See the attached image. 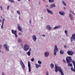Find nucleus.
Instances as JSON below:
<instances>
[{"instance_id": "obj_11", "label": "nucleus", "mask_w": 75, "mask_h": 75, "mask_svg": "<svg viewBox=\"0 0 75 75\" xmlns=\"http://www.w3.org/2000/svg\"><path fill=\"white\" fill-rule=\"evenodd\" d=\"M32 38L33 39V40L34 41H36V40H37V37H36V36L35 35H33L32 36Z\"/></svg>"}, {"instance_id": "obj_58", "label": "nucleus", "mask_w": 75, "mask_h": 75, "mask_svg": "<svg viewBox=\"0 0 75 75\" xmlns=\"http://www.w3.org/2000/svg\"><path fill=\"white\" fill-rule=\"evenodd\" d=\"M46 28H47V26H46Z\"/></svg>"}, {"instance_id": "obj_16", "label": "nucleus", "mask_w": 75, "mask_h": 75, "mask_svg": "<svg viewBox=\"0 0 75 75\" xmlns=\"http://www.w3.org/2000/svg\"><path fill=\"white\" fill-rule=\"evenodd\" d=\"M47 28L48 29V30H51V29H52V28L50 27V26L49 25H48L47 26Z\"/></svg>"}, {"instance_id": "obj_62", "label": "nucleus", "mask_w": 75, "mask_h": 75, "mask_svg": "<svg viewBox=\"0 0 75 75\" xmlns=\"http://www.w3.org/2000/svg\"><path fill=\"white\" fill-rule=\"evenodd\" d=\"M46 10H47V8L46 9Z\"/></svg>"}, {"instance_id": "obj_15", "label": "nucleus", "mask_w": 75, "mask_h": 75, "mask_svg": "<svg viewBox=\"0 0 75 75\" xmlns=\"http://www.w3.org/2000/svg\"><path fill=\"white\" fill-rule=\"evenodd\" d=\"M60 27H61V25H57L54 27V28H53V29L54 30H55V29H57V28H60Z\"/></svg>"}, {"instance_id": "obj_46", "label": "nucleus", "mask_w": 75, "mask_h": 75, "mask_svg": "<svg viewBox=\"0 0 75 75\" xmlns=\"http://www.w3.org/2000/svg\"><path fill=\"white\" fill-rule=\"evenodd\" d=\"M71 13H73V14H74L75 15V13L73 12H71Z\"/></svg>"}, {"instance_id": "obj_61", "label": "nucleus", "mask_w": 75, "mask_h": 75, "mask_svg": "<svg viewBox=\"0 0 75 75\" xmlns=\"http://www.w3.org/2000/svg\"><path fill=\"white\" fill-rule=\"evenodd\" d=\"M46 7H47V5H46Z\"/></svg>"}, {"instance_id": "obj_21", "label": "nucleus", "mask_w": 75, "mask_h": 75, "mask_svg": "<svg viewBox=\"0 0 75 75\" xmlns=\"http://www.w3.org/2000/svg\"><path fill=\"white\" fill-rule=\"evenodd\" d=\"M54 7H55V4H52L50 6V8H52Z\"/></svg>"}, {"instance_id": "obj_59", "label": "nucleus", "mask_w": 75, "mask_h": 75, "mask_svg": "<svg viewBox=\"0 0 75 75\" xmlns=\"http://www.w3.org/2000/svg\"><path fill=\"white\" fill-rule=\"evenodd\" d=\"M29 1H30V0H28Z\"/></svg>"}, {"instance_id": "obj_53", "label": "nucleus", "mask_w": 75, "mask_h": 75, "mask_svg": "<svg viewBox=\"0 0 75 75\" xmlns=\"http://www.w3.org/2000/svg\"><path fill=\"white\" fill-rule=\"evenodd\" d=\"M70 12H72V11H71V10H70Z\"/></svg>"}, {"instance_id": "obj_6", "label": "nucleus", "mask_w": 75, "mask_h": 75, "mask_svg": "<svg viewBox=\"0 0 75 75\" xmlns=\"http://www.w3.org/2000/svg\"><path fill=\"white\" fill-rule=\"evenodd\" d=\"M20 63L21 64V65L22 66V67L23 69V70H24V68H25V65H24V63H23L22 60H20Z\"/></svg>"}, {"instance_id": "obj_60", "label": "nucleus", "mask_w": 75, "mask_h": 75, "mask_svg": "<svg viewBox=\"0 0 75 75\" xmlns=\"http://www.w3.org/2000/svg\"><path fill=\"white\" fill-rule=\"evenodd\" d=\"M1 24H0V26H1Z\"/></svg>"}, {"instance_id": "obj_41", "label": "nucleus", "mask_w": 75, "mask_h": 75, "mask_svg": "<svg viewBox=\"0 0 75 75\" xmlns=\"http://www.w3.org/2000/svg\"><path fill=\"white\" fill-rule=\"evenodd\" d=\"M30 23H31V19L30 20Z\"/></svg>"}, {"instance_id": "obj_49", "label": "nucleus", "mask_w": 75, "mask_h": 75, "mask_svg": "<svg viewBox=\"0 0 75 75\" xmlns=\"http://www.w3.org/2000/svg\"><path fill=\"white\" fill-rule=\"evenodd\" d=\"M21 31V32H22V33H23V31L22 30H21V31Z\"/></svg>"}, {"instance_id": "obj_52", "label": "nucleus", "mask_w": 75, "mask_h": 75, "mask_svg": "<svg viewBox=\"0 0 75 75\" xmlns=\"http://www.w3.org/2000/svg\"><path fill=\"white\" fill-rule=\"evenodd\" d=\"M41 18H43V17H41Z\"/></svg>"}, {"instance_id": "obj_22", "label": "nucleus", "mask_w": 75, "mask_h": 75, "mask_svg": "<svg viewBox=\"0 0 75 75\" xmlns=\"http://www.w3.org/2000/svg\"><path fill=\"white\" fill-rule=\"evenodd\" d=\"M18 42L20 43L22 42V40L20 38H18Z\"/></svg>"}, {"instance_id": "obj_34", "label": "nucleus", "mask_w": 75, "mask_h": 75, "mask_svg": "<svg viewBox=\"0 0 75 75\" xmlns=\"http://www.w3.org/2000/svg\"><path fill=\"white\" fill-rule=\"evenodd\" d=\"M0 7L1 8V10L2 11L3 10V8H2V6H0Z\"/></svg>"}, {"instance_id": "obj_7", "label": "nucleus", "mask_w": 75, "mask_h": 75, "mask_svg": "<svg viewBox=\"0 0 75 75\" xmlns=\"http://www.w3.org/2000/svg\"><path fill=\"white\" fill-rule=\"evenodd\" d=\"M28 70L29 72H31V64L29 61L28 62Z\"/></svg>"}, {"instance_id": "obj_40", "label": "nucleus", "mask_w": 75, "mask_h": 75, "mask_svg": "<svg viewBox=\"0 0 75 75\" xmlns=\"http://www.w3.org/2000/svg\"><path fill=\"white\" fill-rule=\"evenodd\" d=\"M49 55V53L48 52H47V56H48Z\"/></svg>"}, {"instance_id": "obj_36", "label": "nucleus", "mask_w": 75, "mask_h": 75, "mask_svg": "<svg viewBox=\"0 0 75 75\" xmlns=\"http://www.w3.org/2000/svg\"><path fill=\"white\" fill-rule=\"evenodd\" d=\"M63 62H64V63H65V62H66V61L65 60H64V59L63 60Z\"/></svg>"}, {"instance_id": "obj_45", "label": "nucleus", "mask_w": 75, "mask_h": 75, "mask_svg": "<svg viewBox=\"0 0 75 75\" xmlns=\"http://www.w3.org/2000/svg\"><path fill=\"white\" fill-rule=\"evenodd\" d=\"M42 36L43 37H45V36L44 35H42Z\"/></svg>"}, {"instance_id": "obj_37", "label": "nucleus", "mask_w": 75, "mask_h": 75, "mask_svg": "<svg viewBox=\"0 0 75 75\" xmlns=\"http://www.w3.org/2000/svg\"><path fill=\"white\" fill-rule=\"evenodd\" d=\"M31 60L32 62H33L34 61V58H32Z\"/></svg>"}, {"instance_id": "obj_43", "label": "nucleus", "mask_w": 75, "mask_h": 75, "mask_svg": "<svg viewBox=\"0 0 75 75\" xmlns=\"http://www.w3.org/2000/svg\"><path fill=\"white\" fill-rule=\"evenodd\" d=\"M2 75H4V72H3L2 73Z\"/></svg>"}, {"instance_id": "obj_17", "label": "nucleus", "mask_w": 75, "mask_h": 75, "mask_svg": "<svg viewBox=\"0 0 75 75\" xmlns=\"http://www.w3.org/2000/svg\"><path fill=\"white\" fill-rule=\"evenodd\" d=\"M18 30H19V31H21V30H22L21 28V27H20V26H18Z\"/></svg>"}, {"instance_id": "obj_5", "label": "nucleus", "mask_w": 75, "mask_h": 75, "mask_svg": "<svg viewBox=\"0 0 75 75\" xmlns=\"http://www.w3.org/2000/svg\"><path fill=\"white\" fill-rule=\"evenodd\" d=\"M4 47L6 51H9V47L8 46V45L7 44H4Z\"/></svg>"}, {"instance_id": "obj_2", "label": "nucleus", "mask_w": 75, "mask_h": 75, "mask_svg": "<svg viewBox=\"0 0 75 75\" xmlns=\"http://www.w3.org/2000/svg\"><path fill=\"white\" fill-rule=\"evenodd\" d=\"M66 60L68 64H69L72 62V58L71 57H67L66 58Z\"/></svg>"}, {"instance_id": "obj_38", "label": "nucleus", "mask_w": 75, "mask_h": 75, "mask_svg": "<svg viewBox=\"0 0 75 75\" xmlns=\"http://www.w3.org/2000/svg\"><path fill=\"white\" fill-rule=\"evenodd\" d=\"M64 47L65 48H67V46H66V45H65L64 46Z\"/></svg>"}, {"instance_id": "obj_13", "label": "nucleus", "mask_w": 75, "mask_h": 75, "mask_svg": "<svg viewBox=\"0 0 75 75\" xmlns=\"http://www.w3.org/2000/svg\"><path fill=\"white\" fill-rule=\"evenodd\" d=\"M59 13L62 16H64L65 13H64V12L62 11H60L59 12Z\"/></svg>"}, {"instance_id": "obj_27", "label": "nucleus", "mask_w": 75, "mask_h": 75, "mask_svg": "<svg viewBox=\"0 0 75 75\" xmlns=\"http://www.w3.org/2000/svg\"><path fill=\"white\" fill-rule=\"evenodd\" d=\"M62 2L63 3V4L64 5V6H67V4H66V3L64 2V1H62Z\"/></svg>"}, {"instance_id": "obj_9", "label": "nucleus", "mask_w": 75, "mask_h": 75, "mask_svg": "<svg viewBox=\"0 0 75 75\" xmlns=\"http://www.w3.org/2000/svg\"><path fill=\"white\" fill-rule=\"evenodd\" d=\"M71 42H72L74 39V41H75V33L72 35V37H71Z\"/></svg>"}, {"instance_id": "obj_47", "label": "nucleus", "mask_w": 75, "mask_h": 75, "mask_svg": "<svg viewBox=\"0 0 75 75\" xmlns=\"http://www.w3.org/2000/svg\"><path fill=\"white\" fill-rule=\"evenodd\" d=\"M18 1H21V0H17Z\"/></svg>"}, {"instance_id": "obj_39", "label": "nucleus", "mask_w": 75, "mask_h": 75, "mask_svg": "<svg viewBox=\"0 0 75 75\" xmlns=\"http://www.w3.org/2000/svg\"><path fill=\"white\" fill-rule=\"evenodd\" d=\"M7 10H8L9 9V6H8L7 7Z\"/></svg>"}, {"instance_id": "obj_25", "label": "nucleus", "mask_w": 75, "mask_h": 75, "mask_svg": "<svg viewBox=\"0 0 75 75\" xmlns=\"http://www.w3.org/2000/svg\"><path fill=\"white\" fill-rule=\"evenodd\" d=\"M64 32L67 36H68V31L67 30H65L64 31Z\"/></svg>"}, {"instance_id": "obj_56", "label": "nucleus", "mask_w": 75, "mask_h": 75, "mask_svg": "<svg viewBox=\"0 0 75 75\" xmlns=\"http://www.w3.org/2000/svg\"><path fill=\"white\" fill-rule=\"evenodd\" d=\"M1 18H3V17H2L1 16Z\"/></svg>"}, {"instance_id": "obj_26", "label": "nucleus", "mask_w": 75, "mask_h": 75, "mask_svg": "<svg viewBox=\"0 0 75 75\" xmlns=\"http://www.w3.org/2000/svg\"><path fill=\"white\" fill-rule=\"evenodd\" d=\"M49 1L50 3H52L54 2V0H49Z\"/></svg>"}, {"instance_id": "obj_33", "label": "nucleus", "mask_w": 75, "mask_h": 75, "mask_svg": "<svg viewBox=\"0 0 75 75\" xmlns=\"http://www.w3.org/2000/svg\"><path fill=\"white\" fill-rule=\"evenodd\" d=\"M19 35H22V33H21L19 32Z\"/></svg>"}, {"instance_id": "obj_31", "label": "nucleus", "mask_w": 75, "mask_h": 75, "mask_svg": "<svg viewBox=\"0 0 75 75\" xmlns=\"http://www.w3.org/2000/svg\"><path fill=\"white\" fill-rule=\"evenodd\" d=\"M9 1L11 2V3H14V1L13 0H9Z\"/></svg>"}, {"instance_id": "obj_4", "label": "nucleus", "mask_w": 75, "mask_h": 75, "mask_svg": "<svg viewBox=\"0 0 75 75\" xmlns=\"http://www.w3.org/2000/svg\"><path fill=\"white\" fill-rule=\"evenodd\" d=\"M24 50L25 51H27L30 49L29 46L27 44H25L24 46Z\"/></svg>"}, {"instance_id": "obj_10", "label": "nucleus", "mask_w": 75, "mask_h": 75, "mask_svg": "<svg viewBox=\"0 0 75 75\" xmlns=\"http://www.w3.org/2000/svg\"><path fill=\"white\" fill-rule=\"evenodd\" d=\"M67 54L69 55H72L74 54V52L72 51H69L67 52Z\"/></svg>"}, {"instance_id": "obj_32", "label": "nucleus", "mask_w": 75, "mask_h": 75, "mask_svg": "<svg viewBox=\"0 0 75 75\" xmlns=\"http://www.w3.org/2000/svg\"><path fill=\"white\" fill-rule=\"evenodd\" d=\"M17 13L18 14H19V15H20V11H17Z\"/></svg>"}, {"instance_id": "obj_42", "label": "nucleus", "mask_w": 75, "mask_h": 75, "mask_svg": "<svg viewBox=\"0 0 75 75\" xmlns=\"http://www.w3.org/2000/svg\"><path fill=\"white\" fill-rule=\"evenodd\" d=\"M20 45H21L22 48V47H23V44H21Z\"/></svg>"}, {"instance_id": "obj_48", "label": "nucleus", "mask_w": 75, "mask_h": 75, "mask_svg": "<svg viewBox=\"0 0 75 75\" xmlns=\"http://www.w3.org/2000/svg\"><path fill=\"white\" fill-rule=\"evenodd\" d=\"M64 10H65V9H66V8L65 7H64Z\"/></svg>"}, {"instance_id": "obj_8", "label": "nucleus", "mask_w": 75, "mask_h": 75, "mask_svg": "<svg viewBox=\"0 0 75 75\" xmlns=\"http://www.w3.org/2000/svg\"><path fill=\"white\" fill-rule=\"evenodd\" d=\"M11 32L13 34H14L16 38H17V30H15L14 31V30H11Z\"/></svg>"}, {"instance_id": "obj_19", "label": "nucleus", "mask_w": 75, "mask_h": 75, "mask_svg": "<svg viewBox=\"0 0 75 75\" xmlns=\"http://www.w3.org/2000/svg\"><path fill=\"white\" fill-rule=\"evenodd\" d=\"M69 17L71 20H73V16H72L71 13L69 14Z\"/></svg>"}, {"instance_id": "obj_12", "label": "nucleus", "mask_w": 75, "mask_h": 75, "mask_svg": "<svg viewBox=\"0 0 75 75\" xmlns=\"http://www.w3.org/2000/svg\"><path fill=\"white\" fill-rule=\"evenodd\" d=\"M47 11L48 13L50 14H53V12L51 11H50L49 9H47Z\"/></svg>"}, {"instance_id": "obj_35", "label": "nucleus", "mask_w": 75, "mask_h": 75, "mask_svg": "<svg viewBox=\"0 0 75 75\" xmlns=\"http://www.w3.org/2000/svg\"><path fill=\"white\" fill-rule=\"evenodd\" d=\"M3 47V45H0V48H1Z\"/></svg>"}, {"instance_id": "obj_18", "label": "nucleus", "mask_w": 75, "mask_h": 75, "mask_svg": "<svg viewBox=\"0 0 75 75\" xmlns=\"http://www.w3.org/2000/svg\"><path fill=\"white\" fill-rule=\"evenodd\" d=\"M30 51H31V49H30L28 52L26 53V54L28 55V56H30Z\"/></svg>"}, {"instance_id": "obj_3", "label": "nucleus", "mask_w": 75, "mask_h": 75, "mask_svg": "<svg viewBox=\"0 0 75 75\" xmlns=\"http://www.w3.org/2000/svg\"><path fill=\"white\" fill-rule=\"evenodd\" d=\"M58 48H57V46L55 45L54 46V55H57V52H58Z\"/></svg>"}, {"instance_id": "obj_14", "label": "nucleus", "mask_w": 75, "mask_h": 75, "mask_svg": "<svg viewBox=\"0 0 75 75\" xmlns=\"http://www.w3.org/2000/svg\"><path fill=\"white\" fill-rule=\"evenodd\" d=\"M5 20V18H3L2 20V25L1 26V28H3V25H4V21Z\"/></svg>"}, {"instance_id": "obj_20", "label": "nucleus", "mask_w": 75, "mask_h": 75, "mask_svg": "<svg viewBox=\"0 0 75 75\" xmlns=\"http://www.w3.org/2000/svg\"><path fill=\"white\" fill-rule=\"evenodd\" d=\"M35 65L37 68H38L39 67H41V65L38 64H35Z\"/></svg>"}, {"instance_id": "obj_55", "label": "nucleus", "mask_w": 75, "mask_h": 75, "mask_svg": "<svg viewBox=\"0 0 75 75\" xmlns=\"http://www.w3.org/2000/svg\"><path fill=\"white\" fill-rule=\"evenodd\" d=\"M47 75H49V74H48L47 73Z\"/></svg>"}, {"instance_id": "obj_29", "label": "nucleus", "mask_w": 75, "mask_h": 75, "mask_svg": "<svg viewBox=\"0 0 75 75\" xmlns=\"http://www.w3.org/2000/svg\"><path fill=\"white\" fill-rule=\"evenodd\" d=\"M38 64H41L42 63V62H41L40 61H38Z\"/></svg>"}, {"instance_id": "obj_1", "label": "nucleus", "mask_w": 75, "mask_h": 75, "mask_svg": "<svg viewBox=\"0 0 75 75\" xmlns=\"http://www.w3.org/2000/svg\"><path fill=\"white\" fill-rule=\"evenodd\" d=\"M58 71L61 73V75H64V72L62 71L63 70L61 69L60 67L57 66H56V64L55 65V72H58Z\"/></svg>"}, {"instance_id": "obj_24", "label": "nucleus", "mask_w": 75, "mask_h": 75, "mask_svg": "<svg viewBox=\"0 0 75 75\" xmlns=\"http://www.w3.org/2000/svg\"><path fill=\"white\" fill-rule=\"evenodd\" d=\"M54 64H50V67L52 68H54Z\"/></svg>"}, {"instance_id": "obj_50", "label": "nucleus", "mask_w": 75, "mask_h": 75, "mask_svg": "<svg viewBox=\"0 0 75 75\" xmlns=\"http://www.w3.org/2000/svg\"><path fill=\"white\" fill-rule=\"evenodd\" d=\"M43 1H45H45L44 0H43Z\"/></svg>"}, {"instance_id": "obj_23", "label": "nucleus", "mask_w": 75, "mask_h": 75, "mask_svg": "<svg viewBox=\"0 0 75 75\" xmlns=\"http://www.w3.org/2000/svg\"><path fill=\"white\" fill-rule=\"evenodd\" d=\"M60 53L61 54H64V51L63 50H62L60 51Z\"/></svg>"}, {"instance_id": "obj_28", "label": "nucleus", "mask_w": 75, "mask_h": 75, "mask_svg": "<svg viewBox=\"0 0 75 75\" xmlns=\"http://www.w3.org/2000/svg\"><path fill=\"white\" fill-rule=\"evenodd\" d=\"M45 57H47V52H46L45 53Z\"/></svg>"}, {"instance_id": "obj_51", "label": "nucleus", "mask_w": 75, "mask_h": 75, "mask_svg": "<svg viewBox=\"0 0 75 75\" xmlns=\"http://www.w3.org/2000/svg\"><path fill=\"white\" fill-rule=\"evenodd\" d=\"M46 75H47V71L46 72Z\"/></svg>"}, {"instance_id": "obj_57", "label": "nucleus", "mask_w": 75, "mask_h": 75, "mask_svg": "<svg viewBox=\"0 0 75 75\" xmlns=\"http://www.w3.org/2000/svg\"><path fill=\"white\" fill-rule=\"evenodd\" d=\"M45 11H46V10H45Z\"/></svg>"}, {"instance_id": "obj_30", "label": "nucleus", "mask_w": 75, "mask_h": 75, "mask_svg": "<svg viewBox=\"0 0 75 75\" xmlns=\"http://www.w3.org/2000/svg\"><path fill=\"white\" fill-rule=\"evenodd\" d=\"M68 66H69V67H72V64H68Z\"/></svg>"}, {"instance_id": "obj_44", "label": "nucleus", "mask_w": 75, "mask_h": 75, "mask_svg": "<svg viewBox=\"0 0 75 75\" xmlns=\"http://www.w3.org/2000/svg\"><path fill=\"white\" fill-rule=\"evenodd\" d=\"M1 21H2V20H1V19H0V23H1Z\"/></svg>"}, {"instance_id": "obj_54", "label": "nucleus", "mask_w": 75, "mask_h": 75, "mask_svg": "<svg viewBox=\"0 0 75 75\" xmlns=\"http://www.w3.org/2000/svg\"><path fill=\"white\" fill-rule=\"evenodd\" d=\"M39 4H40V2H39Z\"/></svg>"}]
</instances>
